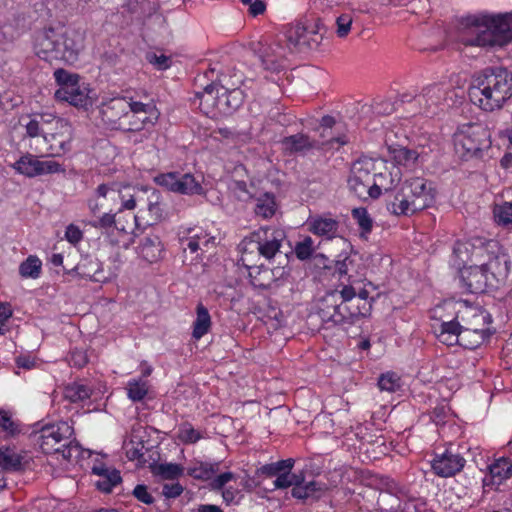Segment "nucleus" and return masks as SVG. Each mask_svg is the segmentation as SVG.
<instances>
[{
  "instance_id": "f257e3e1",
  "label": "nucleus",
  "mask_w": 512,
  "mask_h": 512,
  "mask_svg": "<svg viewBox=\"0 0 512 512\" xmlns=\"http://www.w3.org/2000/svg\"><path fill=\"white\" fill-rule=\"evenodd\" d=\"M468 95L484 111L501 109L512 97V72L502 66L485 68L474 77Z\"/></svg>"
},
{
  "instance_id": "f03ea898",
  "label": "nucleus",
  "mask_w": 512,
  "mask_h": 512,
  "mask_svg": "<svg viewBox=\"0 0 512 512\" xmlns=\"http://www.w3.org/2000/svg\"><path fill=\"white\" fill-rule=\"evenodd\" d=\"M433 182L413 177L404 181L401 188L388 196L387 209L397 216H410L431 207L436 200Z\"/></svg>"
},
{
  "instance_id": "7ed1b4c3",
  "label": "nucleus",
  "mask_w": 512,
  "mask_h": 512,
  "mask_svg": "<svg viewBox=\"0 0 512 512\" xmlns=\"http://www.w3.org/2000/svg\"><path fill=\"white\" fill-rule=\"evenodd\" d=\"M467 26L475 29L470 45L501 47L512 41V13L471 16Z\"/></svg>"
},
{
  "instance_id": "20e7f679",
  "label": "nucleus",
  "mask_w": 512,
  "mask_h": 512,
  "mask_svg": "<svg viewBox=\"0 0 512 512\" xmlns=\"http://www.w3.org/2000/svg\"><path fill=\"white\" fill-rule=\"evenodd\" d=\"M196 98L200 100V109L205 113L213 110L220 115L229 116L237 111L244 102V93L239 88L228 89L212 81L204 87L203 92H197Z\"/></svg>"
},
{
  "instance_id": "39448f33",
  "label": "nucleus",
  "mask_w": 512,
  "mask_h": 512,
  "mask_svg": "<svg viewBox=\"0 0 512 512\" xmlns=\"http://www.w3.org/2000/svg\"><path fill=\"white\" fill-rule=\"evenodd\" d=\"M286 233L284 229L274 226L260 227L258 230L246 236L239 244L242 253H253L255 250L267 260H271L278 253Z\"/></svg>"
},
{
  "instance_id": "423d86ee",
  "label": "nucleus",
  "mask_w": 512,
  "mask_h": 512,
  "mask_svg": "<svg viewBox=\"0 0 512 512\" xmlns=\"http://www.w3.org/2000/svg\"><path fill=\"white\" fill-rule=\"evenodd\" d=\"M472 255L475 256L494 286L505 282L508 277L510 266L508 256L501 251L499 243L495 240H489L482 243L481 246L473 249Z\"/></svg>"
},
{
  "instance_id": "0eeeda50",
  "label": "nucleus",
  "mask_w": 512,
  "mask_h": 512,
  "mask_svg": "<svg viewBox=\"0 0 512 512\" xmlns=\"http://www.w3.org/2000/svg\"><path fill=\"white\" fill-rule=\"evenodd\" d=\"M373 166L370 161H356L352 166L348 186L361 199L368 197L376 199L380 196L382 189L386 192L390 190V187L378 182L377 178H384L385 174L372 173Z\"/></svg>"
},
{
  "instance_id": "6e6552de",
  "label": "nucleus",
  "mask_w": 512,
  "mask_h": 512,
  "mask_svg": "<svg viewBox=\"0 0 512 512\" xmlns=\"http://www.w3.org/2000/svg\"><path fill=\"white\" fill-rule=\"evenodd\" d=\"M489 138V131L481 123H466L458 128V145L471 157L478 156L490 146Z\"/></svg>"
},
{
  "instance_id": "1a4fd4ad",
  "label": "nucleus",
  "mask_w": 512,
  "mask_h": 512,
  "mask_svg": "<svg viewBox=\"0 0 512 512\" xmlns=\"http://www.w3.org/2000/svg\"><path fill=\"white\" fill-rule=\"evenodd\" d=\"M286 38L291 50L302 52L307 49H316L323 40V34L320 32L318 23L311 25L296 23L288 27Z\"/></svg>"
},
{
  "instance_id": "9d476101",
  "label": "nucleus",
  "mask_w": 512,
  "mask_h": 512,
  "mask_svg": "<svg viewBox=\"0 0 512 512\" xmlns=\"http://www.w3.org/2000/svg\"><path fill=\"white\" fill-rule=\"evenodd\" d=\"M155 182L171 192L182 195L192 196L204 194V188L201 184L202 180L191 173H163L155 177Z\"/></svg>"
},
{
  "instance_id": "9b49d317",
  "label": "nucleus",
  "mask_w": 512,
  "mask_h": 512,
  "mask_svg": "<svg viewBox=\"0 0 512 512\" xmlns=\"http://www.w3.org/2000/svg\"><path fill=\"white\" fill-rule=\"evenodd\" d=\"M73 434L67 422L46 425L40 430L39 446L45 454L57 453L67 447Z\"/></svg>"
},
{
  "instance_id": "f8f14e48",
  "label": "nucleus",
  "mask_w": 512,
  "mask_h": 512,
  "mask_svg": "<svg viewBox=\"0 0 512 512\" xmlns=\"http://www.w3.org/2000/svg\"><path fill=\"white\" fill-rule=\"evenodd\" d=\"M284 150L289 154L305 153L312 149H320L324 144L332 146L334 143L342 146L348 143V139L345 135L338 137H331L326 143L311 139L308 135L303 133H297L284 137L281 141Z\"/></svg>"
},
{
  "instance_id": "ddd939ff",
  "label": "nucleus",
  "mask_w": 512,
  "mask_h": 512,
  "mask_svg": "<svg viewBox=\"0 0 512 512\" xmlns=\"http://www.w3.org/2000/svg\"><path fill=\"white\" fill-rule=\"evenodd\" d=\"M61 30L48 27L36 32L34 37V50L38 57L51 61L58 60Z\"/></svg>"
},
{
  "instance_id": "4468645a",
  "label": "nucleus",
  "mask_w": 512,
  "mask_h": 512,
  "mask_svg": "<svg viewBox=\"0 0 512 512\" xmlns=\"http://www.w3.org/2000/svg\"><path fill=\"white\" fill-rule=\"evenodd\" d=\"M316 309V315L321 319L325 328L345 324L342 302H339L337 293H329L322 297L318 301Z\"/></svg>"
},
{
  "instance_id": "2eb2a0df",
  "label": "nucleus",
  "mask_w": 512,
  "mask_h": 512,
  "mask_svg": "<svg viewBox=\"0 0 512 512\" xmlns=\"http://www.w3.org/2000/svg\"><path fill=\"white\" fill-rule=\"evenodd\" d=\"M12 167L18 173L30 178L62 171L61 165L58 162L51 160L41 161L29 153L21 156Z\"/></svg>"
},
{
  "instance_id": "dca6fc26",
  "label": "nucleus",
  "mask_w": 512,
  "mask_h": 512,
  "mask_svg": "<svg viewBox=\"0 0 512 512\" xmlns=\"http://www.w3.org/2000/svg\"><path fill=\"white\" fill-rule=\"evenodd\" d=\"M460 278L463 286L472 294H481L488 288H496L480 262L461 269Z\"/></svg>"
},
{
  "instance_id": "f3484780",
  "label": "nucleus",
  "mask_w": 512,
  "mask_h": 512,
  "mask_svg": "<svg viewBox=\"0 0 512 512\" xmlns=\"http://www.w3.org/2000/svg\"><path fill=\"white\" fill-rule=\"evenodd\" d=\"M60 30L58 60L72 64L78 60V56L84 48V35L75 29Z\"/></svg>"
},
{
  "instance_id": "a211bd4d",
  "label": "nucleus",
  "mask_w": 512,
  "mask_h": 512,
  "mask_svg": "<svg viewBox=\"0 0 512 512\" xmlns=\"http://www.w3.org/2000/svg\"><path fill=\"white\" fill-rule=\"evenodd\" d=\"M136 431L130 435V444L136 443L135 439H139L137 446L133 447L130 451V461H137V467H148L153 472V469L158 465L160 460V452L157 447L146 446L141 436H137Z\"/></svg>"
},
{
  "instance_id": "6ab92c4d",
  "label": "nucleus",
  "mask_w": 512,
  "mask_h": 512,
  "mask_svg": "<svg viewBox=\"0 0 512 512\" xmlns=\"http://www.w3.org/2000/svg\"><path fill=\"white\" fill-rule=\"evenodd\" d=\"M486 315L479 313L474 316L476 322H482L483 327H466L459 329V346L465 350H474L489 337L488 329L485 327Z\"/></svg>"
},
{
  "instance_id": "aec40b11",
  "label": "nucleus",
  "mask_w": 512,
  "mask_h": 512,
  "mask_svg": "<svg viewBox=\"0 0 512 512\" xmlns=\"http://www.w3.org/2000/svg\"><path fill=\"white\" fill-rule=\"evenodd\" d=\"M446 89L440 84H432L423 88L421 94L415 97L416 102L422 109V113L433 116L437 108L446 98Z\"/></svg>"
},
{
  "instance_id": "412c9836",
  "label": "nucleus",
  "mask_w": 512,
  "mask_h": 512,
  "mask_svg": "<svg viewBox=\"0 0 512 512\" xmlns=\"http://www.w3.org/2000/svg\"><path fill=\"white\" fill-rule=\"evenodd\" d=\"M466 460L459 454L446 451L437 455L431 462L434 473L443 478H448L459 473L465 466Z\"/></svg>"
},
{
  "instance_id": "4be33fe9",
  "label": "nucleus",
  "mask_w": 512,
  "mask_h": 512,
  "mask_svg": "<svg viewBox=\"0 0 512 512\" xmlns=\"http://www.w3.org/2000/svg\"><path fill=\"white\" fill-rule=\"evenodd\" d=\"M259 58L265 70L280 72L285 66V49L279 43L262 46L259 50Z\"/></svg>"
},
{
  "instance_id": "5701e85b",
  "label": "nucleus",
  "mask_w": 512,
  "mask_h": 512,
  "mask_svg": "<svg viewBox=\"0 0 512 512\" xmlns=\"http://www.w3.org/2000/svg\"><path fill=\"white\" fill-rule=\"evenodd\" d=\"M309 231L314 235L333 239L339 235L340 223L330 215H316L307 222Z\"/></svg>"
},
{
  "instance_id": "b1692460",
  "label": "nucleus",
  "mask_w": 512,
  "mask_h": 512,
  "mask_svg": "<svg viewBox=\"0 0 512 512\" xmlns=\"http://www.w3.org/2000/svg\"><path fill=\"white\" fill-rule=\"evenodd\" d=\"M127 109L128 101L124 97H118L104 103L100 108V114L105 124L118 128L119 121L127 114Z\"/></svg>"
},
{
  "instance_id": "393cba45",
  "label": "nucleus",
  "mask_w": 512,
  "mask_h": 512,
  "mask_svg": "<svg viewBox=\"0 0 512 512\" xmlns=\"http://www.w3.org/2000/svg\"><path fill=\"white\" fill-rule=\"evenodd\" d=\"M249 269V277L251 284L259 289L267 290L278 281L279 277L282 276V272L277 269H271L264 265L251 266Z\"/></svg>"
},
{
  "instance_id": "a878e982",
  "label": "nucleus",
  "mask_w": 512,
  "mask_h": 512,
  "mask_svg": "<svg viewBox=\"0 0 512 512\" xmlns=\"http://www.w3.org/2000/svg\"><path fill=\"white\" fill-rule=\"evenodd\" d=\"M92 473L99 476V479L95 482V486L99 491L104 493H110L112 489L122 481L118 470L110 469L103 463L94 464Z\"/></svg>"
},
{
  "instance_id": "bb28decb",
  "label": "nucleus",
  "mask_w": 512,
  "mask_h": 512,
  "mask_svg": "<svg viewBox=\"0 0 512 512\" xmlns=\"http://www.w3.org/2000/svg\"><path fill=\"white\" fill-rule=\"evenodd\" d=\"M163 247L157 235H147L140 239L136 252L148 263H154L161 258Z\"/></svg>"
},
{
  "instance_id": "cd10ccee",
  "label": "nucleus",
  "mask_w": 512,
  "mask_h": 512,
  "mask_svg": "<svg viewBox=\"0 0 512 512\" xmlns=\"http://www.w3.org/2000/svg\"><path fill=\"white\" fill-rule=\"evenodd\" d=\"M57 125H60L64 131L61 133H52L44 135V139L50 143V150L52 155L59 156L70 149V126L62 120H57Z\"/></svg>"
},
{
  "instance_id": "c85d7f7f",
  "label": "nucleus",
  "mask_w": 512,
  "mask_h": 512,
  "mask_svg": "<svg viewBox=\"0 0 512 512\" xmlns=\"http://www.w3.org/2000/svg\"><path fill=\"white\" fill-rule=\"evenodd\" d=\"M372 304L370 301H363L361 304L357 301H342V312L345 316V324H353L360 317H365L370 314Z\"/></svg>"
},
{
  "instance_id": "c756f323",
  "label": "nucleus",
  "mask_w": 512,
  "mask_h": 512,
  "mask_svg": "<svg viewBox=\"0 0 512 512\" xmlns=\"http://www.w3.org/2000/svg\"><path fill=\"white\" fill-rule=\"evenodd\" d=\"M55 97L60 101H66L76 107H83L87 104V95L80 90L79 83L70 84L65 88H59L55 92Z\"/></svg>"
},
{
  "instance_id": "7c9ffc66",
  "label": "nucleus",
  "mask_w": 512,
  "mask_h": 512,
  "mask_svg": "<svg viewBox=\"0 0 512 512\" xmlns=\"http://www.w3.org/2000/svg\"><path fill=\"white\" fill-rule=\"evenodd\" d=\"M488 468L494 484L500 485L512 477V461L509 458L496 459Z\"/></svg>"
},
{
  "instance_id": "2f4dec72",
  "label": "nucleus",
  "mask_w": 512,
  "mask_h": 512,
  "mask_svg": "<svg viewBox=\"0 0 512 512\" xmlns=\"http://www.w3.org/2000/svg\"><path fill=\"white\" fill-rule=\"evenodd\" d=\"M211 325L212 321L208 309L202 303H198L196 306V319L193 322L192 337L200 339L209 332Z\"/></svg>"
},
{
  "instance_id": "473e14b6",
  "label": "nucleus",
  "mask_w": 512,
  "mask_h": 512,
  "mask_svg": "<svg viewBox=\"0 0 512 512\" xmlns=\"http://www.w3.org/2000/svg\"><path fill=\"white\" fill-rule=\"evenodd\" d=\"M63 395L71 403H83L92 395V388L82 382H72L65 386Z\"/></svg>"
},
{
  "instance_id": "72a5a7b5",
  "label": "nucleus",
  "mask_w": 512,
  "mask_h": 512,
  "mask_svg": "<svg viewBox=\"0 0 512 512\" xmlns=\"http://www.w3.org/2000/svg\"><path fill=\"white\" fill-rule=\"evenodd\" d=\"M326 490V485L317 481L304 482L299 487H293L291 495L299 500H306L309 498L318 499Z\"/></svg>"
},
{
  "instance_id": "f704fd0d",
  "label": "nucleus",
  "mask_w": 512,
  "mask_h": 512,
  "mask_svg": "<svg viewBox=\"0 0 512 512\" xmlns=\"http://www.w3.org/2000/svg\"><path fill=\"white\" fill-rule=\"evenodd\" d=\"M459 329L460 324L457 321L443 322L437 334L438 341L447 347L459 344Z\"/></svg>"
},
{
  "instance_id": "c9c22d12",
  "label": "nucleus",
  "mask_w": 512,
  "mask_h": 512,
  "mask_svg": "<svg viewBox=\"0 0 512 512\" xmlns=\"http://www.w3.org/2000/svg\"><path fill=\"white\" fill-rule=\"evenodd\" d=\"M74 271L83 278H88L92 281H101L100 263L98 260L84 259L75 268Z\"/></svg>"
},
{
  "instance_id": "e433bc0d",
  "label": "nucleus",
  "mask_w": 512,
  "mask_h": 512,
  "mask_svg": "<svg viewBox=\"0 0 512 512\" xmlns=\"http://www.w3.org/2000/svg\"><path fill=\"white\" fill-rule=\"evenodd\" d=\"M210 238L207 237V235L199 236L197 234L183 237L180 239V246L184 253L187 252V250L190 251L191 254H196L195 259L199 256L198 251L202 250L203 247H207L210 243ZM194 258L191 259L193 261Z\"/></svg>"
},
{
  "instance_id": "4c0bfd02",
  "label": "nucleus",
  "mask_w": 512,
  "mask_h": 512,
  "mask_svg": "<svg viewBox=\"0 0 512 512\" xmlns=\"http://www.w3.org/2000/svg\"><path fill=\"white\" fill-rule=\"evenodd\" d=\"M184 473V468L176 463H158L152 474L163 480H176Z\"/></svg>"
},
{
  "instance_id": "58836bf2",
  "label": "nucleus",
  "mask_w": 512,
  "mask_h": 512,
  "mask_svg": "<svg viewBox=\"0 0 512 512\" xmlns=\"http://www.w3.org/2000/svg\"><path fill=\"white\" fill-rule=\"evenodd\" d=\"M255 214L264 219L271 218L276 211L275 197L271 193H265L257 199Z\"/></svg>"
},
{
  "instance_id": "ea45409f",
  "label": "nucleus",
  "mask_w": 512,
  "mask_h": 512,
  "mask_svg": "<svg viewBox=\"0 0 512 512\" xmlns=\"http://www.w3.org/2000/svg\"><path fill=\"white\" fill-rule=\"evenodd\" d=\"M392 154L395 162L403 166L414 165L420 157V153L418 151L407 147L395 148L393 149Z\"/></svg>"
},
{
  "instance_id": "a19ab883",
  "label": "nucleus",
  "mask_w": 512,
  "mask_h": 512,
  "mask_svg": "<svg viewBox=\"0 0 512 512\" xmlns=\"http://www.w3.org/2000/svg\"><path fill=\"white\" fill-rule=\"evenodd\" d=\"M217 471V463L199 462L196 466L189 468L188 474L195 479L209 480Z\"/></svg>"
},
{
  "instance_id": "79ce46f5",
  "label": "nucleus",
  "mask_w": 512,
  "mask_h": 512,
  "mask_svg": "<svg viewBox=\"0 0 512 512\" xmlns=\"http://www.w3.org/2000/svg\"><path fill=\"white\" fill-rule=\"evenodd\" d=\"M146 101L135 100L134 96H130V113L135 114H157L153 99L147 92H144Z\"/></svg>"
},
{
  "instance_id": "37998d69",
  "label": "nucleus",
  "mask_w": 512,
  "mask_h": 512,
  "mask_svg": "<svg viewBox=\"0 0 512 512\" xmlns=\"http://www.w3.org/2000/svg\"><path fill=\"white\" fill-rule=\"evenodd\" d=\"M377 384L381 391L392 393L400 389L401 377L393 371H388L379 376Z\"/></svg>"
},
{
  "instance_id": "c03bdc74",
  "label": "nucleus",
  "mask_w": 512,
  "mask_h": 512,
  "mask_svg": "<svg viewBox=\"0 0 512 512\" xmlns=\"http://www.w3.org/2000/svg\"><path fill=\"white\" fill-rule=\"evenodd\" d=\"M22 458L20 455L9 449L0 448V467L8 471H18L22 468Z\"/></svg>"
},
{
  "instance_id": "a18cd8bd",
  "label": "nucleus",
  "mask_w": 512,
  "mask_h": 512,
  "mask_svg": "<svg viewBox=\"0 0 512 512\" xmlns=\"http://www.w3.org/2000/svg\"><path fill=\"white\" fill-rule=\"evenodd\" d=\"M41 261L36 256H29L19 267V273L24 278H37L41 272Z\"/></svg>"
},
{
  "instance_id": "49530a36",
  "label": "nucleus",
  "mask_w": 512,
  "mask_h": 512,
  "mask_svg": "<svg viewBox=\"0 0 512 512\" xmlns=\"http://www.w3.org/2000/svg\"><path fill=\"white\" fill-rule=\"evenodd\" d=\"M352 217L356 220L359 228L361 229V235L369 234L372 231L373 220L368 214L366 208H354L352 210Z\"/></svg>"
},
{
  "instance_id": "de8ad7c7",
  "label": "nucleus",
  "mask_w": 512,
  "mask_h": 512,
  "mask_svg": "<svg viewBox=\"0 0 512 512\" xmlns=\"http://www.w3.org/2000/svg\"><path fill=\"white\" fill-rule=\"evenodd\" d=\"M471 245L467 242L456 241L453 246V256L455 258L454 264L460 267L466 264L470 259V254L473 250H470ZM475 247H472L474 249ZM471 257H474L471 255Z\"/></svg>"
},
{
  "instance_id": "09e8293b",
  "label": "nucleus",
  "mask_w": 512,
  "mask_h": 512,
  "mask_svg": "<svg viewBox=\"0 0 512 512\" xmlns=\"http://www.w3.org/2000/svg\"><path fill=\"white\" fill-rule=\"evenodd\" d=\"M494 217L499 225L512 227V203L505 202L494 208Z\"/></svg>"
},
{
  "instance_id": "8fccbe9b",
  "label": "nucleus",
  "mask_w": 512,
  "mask_h": 512,
  "mask_svg": "<svg viewBox=\"0 0 512 512\" xmlns=\"http://www.w3.org/2000/svg\"><path fill=\"white\" fill-rule=\"evenodd\" d=\"M201 438V433L188 422L182 423L178 428V439L185 444H194Z\"/></svg>"
},
{
  "instance_id": "3c124183",
  "label": "nucleus",
  "mask_w": 512,
  "mask_h": 512,
  "mask_svg": "<svg viewBox=\"0 0 512 512\" xmlns=\"http://www.w3.org/2000/svg\"><path fill=\"white\" fill-rule=\"evenodd\" d=\"M314 250V241L309 236L296 243L294 248L295 255L300 260L309 259L312 256Z\"/></svg>"
},
{
  "instance_id": "603ef678",
  "label": "nucleus",
  "mask_w": 512,
  "mask_h": 512,
  "mask_svg": "<svg viewBox=\"0 0 512 512\" xmlns=\"http://www.w3.org/2000/svg\"><path fill=\"white\" fill-rule=\"evenodd\" d=\"M156 118L157 114L130 113V133L142 130L147 123L152 124Z\"/></svg>"
},
{
  "instance_id": "864d4df0",
  "label": "nucleus",
  "mask_w": 512,
  "mask_h": 512,
  "mask_svg": "<svg viewBox=\"0 0 512 512\" xmlns=\"http://www.w3.org/2000/svg\"><path fill=\"white\" fill-rule=\"evenodd\" d=\"M145 59L148 63L154 66L157 70H166L171 66L170 57L164 54H157L153 51H148L145 54Z\"/></svg>"
},
{
  "instance_id": "5fc2aeb1",
  "label": "nucleus",
  "mask_w": 512,
  "mask_h": 512,
  "mask_svg": "<svg viewBox=\"0 0 512 512\" xmlns=\"http://www.w3.org/2000/svg\"><path fill=\"white\" fill-rule=\"evenodd\" d=\"M0 427L8 436H15L20 433L19 425L14 422L11 415L0 409Z\"/></svg>"
},
{
  "instance_id": "6e6d98bb",
  "label": "nucleus",
  "mask_w": 512,
  "mask_h": 512,
  "mask_svg": "<svg viewBox=\"0 0 512 512\" xmlns=\"http://www.w3.org/2000/svg\"><path fill=\"white\" fill-rule=\"evenodd\" d=\"M148 382L143 379L130 382V399L133 401L142 400L148 393Z\"/></svg>"
},
{
  "instance_id": "4d7b16f0",
  "label": "nucleus",
  "mask_w": 512,
  "mask_h": 512,
  "mask_svg": "<svg viewBox=\"0 0 512 512\" xmlns=\"http://www.w3.org/2000/svg\"><path fill=\"white\" fill-rule=\"evenodd\" d=\"M54 77L57 84L60 88L68 87L70 84H78L79 83V75L74 73H69L65 69L59 68L54 72Z\"/></svg>"
},
{
  "instance_id": "13d9d810",
  "label": "nucleus",
  "mask_w": 512,
  "mask_h": 512,
  "mask_svg": "<svg viewBox=\"0 0 512 512\" xmlns=\"http://www.w3.org/2000/svg\"><path fill=\"white\" fill-rule=\"evenodd\" d=\"M230 189L240 201L246 202L252 198V193L249 191L245 181H233Z\"/></svg>"
},
{
  "instance_id": "bf43d9fd",
  "label": "nucleus",
  "mask_w": 512,
  "mask_h": 512,
  "mask_svg": "<svg viewBox=\"0 0 512 512\" xmlns=\"http://www.w3.org/2000/svg\"><path fill=\"white\" fill-rule=\"evenodd\" d=\"M17 368H23L30 370L38 368L41 365V361L34 354H19L16 358Z\"/></svg>"
},
{
  "instance_id": "052dcab7",
  "label": "nucleus",
  "mask_w": 512,
  "mask_h": 512,
  "mask_svg": "<svg viewBox=\"0 0 512 512\" xmlns=\"http://www.w3.org/2000/svg\"><path fill=\"white\" fill-rule=\"evenodd\" d=\"M353 19L350 14H342L336 19V33L340 38H344L348 35L351 29Z\"/></svg>"
},
{
  "instance_id": "680f3d73",
  "label": "nucleus",
  "mask_w": 512,
  "mask_h": 512,
  "mask_svg": "<svg viewBox=\"0 0 512 512\" xmlns=\"http://www.w3.org/2000/svg\"><path fill=\"white\" fill-rule=\"evenodd\" d=\"M28 118L29 121L25 124L26 135L30 138L39 136L44 137V135H46L45 128L40 126L39 121H37L34 115H31Z\"/></svg>"
},
{
  "instance_id": "e2e57ef3",
  "label": "nucleus",
  "mask_w": 512,
  "mask_h": 512,
  "mask_svg": "<svg viewBox=\"0 0 512 512\" xmlns=\"http://www.w3.org/2000/svg\"><path fill=\"white\" fill-rule=\"evenodd\" d=\"M115 216H116L115 214L106 213L97 222H95L93 224V226L107 228V227H111L112 225H114L116 229L124 232L125 226L120 225L119 221H117L115 219Z\"/></svg>"
},
{
  "instance_id": "0e129e2a",
  "label": "nucleus",
  "mask_w": 512,
  "mask_h": 512,
  "mask_svg": "<svg viewBox=\"0 0 512 512\" xmlns=\"http://www.w3.org/2000/svg\"><path fill=\"white\" fill-rule=\"evenodd\" d=\"M223 501L227 505L237 504L242 497L237 487L228 486L221 489Z\"/></svg>"
},
{
  "instance_id": "69168bd1",
  "label": "nucleus",
  "mask_w": 512,
  "mask_h": 512,
  "mask_svg": "<svg viewBox=\"0 0 512 512\" xmlns=\"http://www.w3.org/2000/svg\"><path fill=\"white\" fill-rule=\"evenodd\" d=\"M132 494L135 496V498L138 501H140L144 504L150 505L154 502V497L148 491V487L146 485H143V484L137 485L134 488Z\"/></svg>"
},
{
  "instance_id": "338daca9",
  "label": "nucleus",
  "mask_w": 512,
  "mask_h": 512,
  "mask_svg": "<svg viewBox=\"0 0 512 512\" xmlns=\"http://www.w3.org/2000/svg\"><path fill=\"white\" fill-rule=\"evenodd\" d=\"M235 474L232 472H225L218 476H216L211 482V489L214 491L221 490L225 488L226 484L231 480H234Z\"/></svg>"
},
{
  "instance_id": "774afa93",
  "label": "nucleus",
  "mask_w": 512,
  "mask_h": 512,
  "mask_svg": "<svg viewBox=\"0 0 512 512\" xmlns=\"http://www.w3.org/2000/svg\"><path fill=\"white\" fill-rule=\"evenodd\" d=\"M183 491L184 488L179 482L173 484H164L162 488L163 496L168 499L179 497Z\"/></svg>"
}]
</instances>
